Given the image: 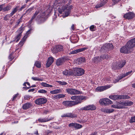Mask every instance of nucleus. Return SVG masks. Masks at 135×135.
<instances>
[{
  "label": "nucleus",
  "instance_id": "423d86ee",
  "mask_svg": "<svg viewBox=\"0 0 135 135\" xmlns=\"http://www.w3.org/2000/svg\"><path fill=\"white\" fill-rule=\"evenodd\" d=\"M23 31V28L22 27H21L17 31L16 35L15 37L14 40L13 41H16L17 42L19 40Z\"/></svg>",
  "mask_w": 135,
  "mask_h": 135
},
{
  "label": "nucleus",
  "instance_id": "9b49d317",
  "mask_svg": "<svg viewBox=\"0 0 135 135\" xmlns=\"http://www.w3.org/2000/svg\"><path fill=\"white\" fill-rule=\"evenodd\" d=\"M76 97L75 101H73V102H74V105L81 103V100L85 99L86 98L85 97L81 96H76Z\"/></svg>",
  "mask_w": 135,
  "mask_h": 135
},
{
  "label": "nucleus",
  "instance_id": "39448f33",
  "mask_svg": "<svg viewBox=\"0 0 135 135\" xmlns=\"http://www.w3.org/2000/svg\"><path fill=\"white\" fill-rule=\"evenodd\" d=\"M132 49L130 46L127 45V43L124 46L122 47L120 49V51L121 52L124 53H128L131 52Z\"/></svg>",
  "mask_w": 135,
  "mask_h": 135
},
{
  "label": "nucleus",
  "instance_id": "a18cd8bd",
  "mask_svg": "<svg viewBox=\"0 0 135 135\" xmlns=\"http://www.w3.org/2000/svg\"><path fill=\"white\" fill-rule=\"evenodd\" d=\"M96 27V26L94 25L91 26L89 28L90 30L92 31H94L95 30V28Z\"/></svg>",
  "mask_w": 135,
  "mask_h": 135
},
{
  "label": "nucleus",
  "instance_id": "412c9836",
  "mask_svg": "<svg viewBox=\"0 0 135 135\" xmlns=\"http://www.w3.org/2000/svg\"><path fill=\"white\" fill-rule=\"evenodd\" d=\"M74 103L73 101H66L63 102L62 104L65 106L68 107L74 105Z\"/></svg>",
  "mask_w": 135,
  "mask_h": 135
},
{
  "label": "nucleus",
  "instance_id": "09e8293b",
  "mask_svg": "<svg viewBox=\"0 0 135 135\" xmlns=\"http://www.w3.org/2000/svg\"><path fill=\"white\" fill-rule=\"evenodd\" d=\"M58 83H59L60 84L62 85H66L67 84V83L64 81H57Z\"/></svg>",
  "mask_w": 135,
  "mask_h": 135
},
{
  "label": "nucleus",
  "instance_id": "7ed1b4c3",
  "mask_svg": "<svg viewBox=\"0 0 135 135\" xmlns=\"http://www.w3.org/2000/svg\"><path fill=\"white\" fill-rule=\"evenodd\" d=\"M126 63L125 60L121 61L119 63H114L112 68L114 70L120 69L125 65Z\"/></svg>",
  "mask_w": 135,
  "mask_h": 135
},
{
  "label": "nucleus",
  "instance_id": "f257e3e1",
  "mask_svg": "<svg viewBox=\"0 0 135 135\" xmlns=\"http://www.w3.org/2000/svg\"><path fill=\"white\" fill-rule=\"evenodd\" d=\"M73 6L72 5L68 7L64 6L62 7V9L61 10H59L60 13L61 14L63 12H64L63 14L64 16L63 17H67L70 16L69 15L71 12V10L72 9Z\"/></svg>",
  "mask_w": 135,
  "mask_h": 135
},
{
  "label": "nucleus",
  "instance_id": "ddd939ff",
  "mask_svg": "<svg viewBox=\"0 0 135 135\" xmlns=\"http://www.w3.org/2000/svg\"><path fill=\"white\" fill-rule=\"evenodd\" d=\"M112 107L120 109L124 108V102H117L116 104L112 105Z\"/></svg>",
  "mask_w": 135,
  "mask_h": 135
},
{
  "label": "nucleus",
  "instance_id": "79ce46f5",
  "mask_svg": "<svg viewBox=\"0 0 135 135\" xmlns=\"http://www.w3.org/2000/svg\"><path fill=\"white\" fill-rule=\"evenodd\" d=\"M88 48V47H84V48H80V49H77L78 53L83 51H84L85 50L87 49Z\"/></svg>",
  "mask_w": 135,
  "mask_h": 135
},
{
  "label": "nucleus",
  "instance_id": "5fc2aeb1",
  "mask_svg": "<svg viewBox=\"0 0 135 135\" xmlns=\"http://www.w3.org/2000/svg\"><path fill=\"white\" fill-rule=\"evenodd\" d=\"M52 98L54 100L59 99L58 94L56 95H54L52 97Z\"/></svg>",
  "mask_w": 135,
  "mask_h": 135
},
{
  "label": "nucleus",
  "instance_id": "c03bdc74",
  "mask_svg": "<svg viewBox=\"0 0 135 135\" xmlns=\"http://www.w3.org/2000/svg\"><path fill=\"white\" fill-rule=\"evenodd\" d=\"M38 93H46L47 91L46 90L42 89H40L38 91Z\"/></svg>",
  "mask_w": 135,
  "mask_h": 135
},
{
  "label": "nucleus",
  "instance_id": "c85d7f7f",
  "mask_svg": "<svg viewBox=\"0 0 135 135\" xmlns=\"http://www.w3.org/2000/svg\"><path fill=\"white\" fill-rule=\"evenodd\" d=\"M31 106V105L30 103H27L23 105L22 107L23 109H26L30 108Z\"/></svg>",
  "mask_w": 135,
  "mask_h": 135
},
{
  "label": "nucleus",
  "instance_id": "2f4dec72",
  "mask_svg": "<svg viewBox=\"0 0 135 135\" xmlns=\"http://www.w3.org/2000/svg\"><path fill=\"white\" fill-rule=\"evenodd\" d=\"M42 13V9L41 8H39L36 11L33 17H36L38 14L39 13L41 14Z\"/></svg>",
  "mask_w": 135,
  "mask_h": 135
},
{
  "label": "nucleus",
  "instance_id": "1a4fd4ad",
  "mask_svg": "<svg viewBox=\"0 0 135 135\" xmlns=\"http://www.w3.org/2000/svg\"><path fill=\"white\" fill-rule=\"evenodd\" d=\"M66 90L68 93L71 95L78 94L80 93L79 91L75 89L67 88Z\"/></svg>",
  "mask_w": 135,
  "mask_h": 135
},
{
  "label": "nucleus",
  "instance_id": "f03ea898",
  "mask_svg": "<svg viewBox=\"0 0 135 135\" xmlns=\"http://www.w3.org/2000/svg\"><path fill=\"white\" fill-rule=\"evenodd\" d=\"M73 75L80 76L84 74V70L81 68H76L73 69Z\"/></svg>",
  "mask_w": 135,
  "mask_h": 135
},
{
  "label": "nucleus",
  "instance_id": "b1692460",
  "mask_svg": "<svg viewBox=\"0 0 135 135\" xmlns=\"http://www.w3.org/2000/svg\"><path fill=\"white\" fill-rule=\"evenodd\" d=\"M64 59L62 58H60L57 59L56 62V64L57 66L62 65L64 63Z\"/></svg>",
  "mask_w": 135,
  "mask_h": 135
},
{
  "label": "nucleus",
  "instance_id": "c756f323",
  "mask_svg": "<svg viewBox=\"0 0 135 135\" xmlns=\"http://www.w3.org/2000/svg\"><path fill=\"white\" fill-rule=\"evenodd\" d=\"M135 14L132 12H129L125 14L123 17H134Z\"/></svg>",
  "mask_w": 135,
  "mask_h": 135
},
{
  "label": "nucleus",
  "instance_id": "a19ab883",
  "mask_svg": "<svg viewBox=\"0 0 135 135\" xmlns=\"http://www.w3.org/2000/svg\"><path fill=\"white\" fill-rule=\"evenodd\" d=\"M121 0H112V5H114L115 4L118 3L120 2Z\"/></svg>",
  "mask_w": 135,
  "mask_h": 135
},
{
  "label": "nucleus",
  "instance_id": "3c124183",
  "mask_svg": "<svg viewBox=\"0 0 135 135\" xmlns=\"http://www.w3.org/2000/svg\"><path fill=\"white\" fill-rule=\"evenodd\" d=\"M26 4L23 5L20 8L18 9V11L20 12L22 11L23 9L26 7Z\"/></svg>",
  "mask_w": 135,
  "mask_h": 135
},
{
  "label": "nucleus",
  "instance_id": "f3484780",
  "mask_svg": "<svg viewBox=\"0 0 135 135\" xmlns=\"http://www.w3.org/2000/svg\"><path fill=\"white\" fill-rule=\"evenodd\" d=\"M109 88L110 86H98L96 88L95 90L96 91L100 92L105 90Z\"/></svg>",
  "mask_w": 135,
  "mask_h": 135
},
{
  "label": "nucleus",
  "instance_id": "c9c22d12",
  "mask_svg": "<svg viewBox=\"0 0 135 135\" xmlns=\"http://www.w3.org/2000/svg\"><path fill=\"white\" fill-rule=\"evenodd\" d=\"M41 85L45 87H52L53 86L52 85L44 82L41 83Z\"/></svg>",
  "mask_w": 135,
  "mask_h": 135
},
{
  "label": "nucleus",
  "instance_id": "052dcab7",
  "mask_svg": "<svg viewBox=\"0 0 135 135\" xmlns=\"http://www.w3.org/2000/svg\"><path fill=\"white\" fill-rule=\"evenodd\" d=\"M13 58V57L12 56V54H11L9 57V59L10 60H11Z\"/></svg>",
  "mask_w": 135,
  "mask_h": 135
},
{
  "label": "nucleus",
  "instance_id": "864d4df0",
  "mask_svg": "<svg viewBox=\"0 0 135 135\" xmlns=\"http://www.w3.org/2000/svg\"><path fill=\"white\" fill-rule=\"evenodd\" d=\"M5 4H3L0 5V12L3 11V8L5 6Z\"/></svg>",
  "mask_w": 135,
  "mask_h": 135
},
{
  "label": "nucleus",
  "instance_id": "f8f14e48",
  "mask_svg": "<svg viewBox=\"0 0 135 135\" xmlns=\"http://www.w3.org/2000/svg\"><path fill=\"white\" fill-rule=\"evenodd\" d=\"M113 46L112 44L107 43L104 44L101 48L102 50H111L113 49Z\"/></svg>",
  "mask_w": 135,
  "mask_h": 135
},
{
  "label": "nucleus",
  "instance_id": "a878e982",
  "mask_svg": "<svg viewBox=\"0 0 135 135\" xmlns=\"http://www.w3.org/2000/svg\"><path fill=\"white\" fill-rule=\"evenodd\" d=\"M63 47L62 46L58 45L55 46V52H56L59 51H61L63 50Z\"/></svg>",
  "mask_w": 135,
  "mask_h": 135
},
{
  "label": "nucleus",
  "instance_id": "6e6d98bb",
  "mask_svg": "<svg viewBox=\"0 0 135 135\" xmlns=\"http://www.w3.org/2000/svg\"><path fill=\"white\" fill-rule=\"evenodd\" d=\"M18 95V94L17 93L14 95L12 100V101L15 100Z\"/></svg>",
  "mask_w": 135,
  "mask_h": 135
},
{
  "label": "nucleus",
  "instance_id": "4be33fe9",
  "mask_svg": "<svg viewBox=\"0 0 135 135\" xmlns=\"http://www.w3.org/2000/svg\"><path fill=\"white\" fill-rule=\"evenodd\" d=\"M54 61V59L52 57L49 58L47 63L46 64V66L47 67H49L52 64Z\"/></svg>",
  "mask_w": 135,
  "mask_h": 135
},
{
  "label": "nucleus",
  "instance_id": "4c0bfd02",
  "mask_svg": "<svg viewBox=\"0 0 135 135\" xmlns=\"http://www.w3.org/2000/svg\"><path fill=\"white\" fill-rule=\"evenodd\" d=\"M31 79L34 81H42L43 79H42L39 78L38 77H33Z\"/></svg>",
  "mask_w": 135,
  "mask_h": 135
},
{
  "label": "nucleus",
  "instance_id": "ea45409f",
  "mask_svg": "<svg viewBox=\"0 0 135 135\" xmlns=\"http://www.w3.org/2000/svg\"><path fill=\"white\" fill-rule=\"evenodd\" d=\"M132 71H131L128 72L126 73V74H124L122 75V77H125L126 76L129 75H131V74L132 73Z\"/></svg>",
  "mask_w": 135,
  "mask_h": 135
},
{
  "label": "nucleus",
  "instance_id": "f704fd0d",
  "mask_svg": "<svg viewBox=\"0 0 135 135\" xmlns=\"http://www.w3.org/2000/svg\"><path fill=\"white\" fill-rule=\"evenodd\" d=\"M11 8V7L10 5H8L3 8V11L6 12L9 10Z\"/></svg>",
  "mask_w": 135,
  "mask_h": 135
},
{
  "label": "nucleus",
  "instance_id": "13d9d810",
  "mask_svg": "<svg viewBox=\"0 0 135 135\" xmlns=\"http://www.w3.org/2000/svg\"><path fill=\"white\" fill-rule=\"evenodd\" d=\"M59 99L63 98L65 97V95L63 94H58Z\"/></svg>",
  "mask_w": 135,
  "mask_h": 135
},
{
  "label": "nucleus",
  "instance_id": "4d7b16f0",
  "mask_svg": "<svg viewBox=\"0 0 135 135\" xmlns=\"http://www.w3.org/2000/svg\"><path fill=\"white\" fill-rule=\"evenodd\" d=\"M78 53L77 50L73 51L70 53V54H74Z\"/></svg>",
  "mask_w": 135,
  "mask_h": 135
},
{
  "label": "nucleus",
  "instance_id": "680f3d73",
  "mask_svg": "<svg viewBox=\"0 0 135 135\" xmlns=\"http://www.w3.org/2000/svg\"><path fill=\"white\" fill-rule=\"evenodd\" d=\"M76 96H73L71 97V99L73 100H75V99H76Z\"/></svg>",
  "mask_w": 135,
  "mask_h": 135
},
{
  "label": "nucleus",
  "instance_id": "e433bc0d",
  "mask_svg": "<svg viewBox=\"0 0 135 135\" xmlns=\"http://www.w3.org/2000/svg\"><path fill=\"white\" fill-rule=\"evenodd\" d=\"M82 127V126L79 124L75 123V129H78L81 128Z\"/></svg>",
  "mask_w": 135,
  "mask_h": 135
},
{
  "label": "nucleus",
  "instance_id": "20e7f679",
  "mask_svg": "<svg viewBox=\"0 0 135 135\" xmlns=\"http://www.w3.org/2000/svg\"><path fill=\"white\" fill-rule=\"evenodd\" d=\"M109 98L112 99L116 100L121 99H128L129 98V97L126 95H114L109 96Z\"/></svg>",
  "mask_w": 135,
  "mask_h": 135
},
{
  "label": "nucleus",
  "instance_id": "cd10ccee",
  "mask_svg": "<svg viewBox=\"0 0 135 135\" xmlns=\"http://www.w3.org/2000/svg\"><path fill=\"white\" fill-rule=\"evenodd\" d=\"M101 110L102 111L107 113H112L114 110V109H108L107 108L104 109H102Z\"/></svg>",
  "mask_w": 135,
  "mask_h": 135
},
{
  "label": "nucleus",
  "instance_id": "9d476101",
  "mask_svg": "<svg viewBox=\"0 0 135 135\" xmlns=\"http://www.w3.org/2000/svg\"><path fill=\"white\" fill-rule=\"evenodd\" d=\"M96 109V107L93 105H89L86 106L84 107L81 108L80 110H95Z\"/></svg>",
  "mask_w": 135,
  "mask_h": 135
},
{
  "label": "nucleus",
  "instance_id": "7c9ffc66",
  "mask_svg": "<svg viewBox=\"0 0 135 135\" xmlns=\"http://www.w3.org/2000/svg\"><path fill=\"white\" fill-rule=\"evenodd\" d=\"M61 92L60 89H57L50 91V93L52 94H56L59 93Z\"/></svg>",
  "mask_w": 135,
  "mask_h": 135
},
{
  "label": "nucleus",
  "instance_id": "603ef678",
  "mask_svg": "<svg viewBox=\"0 0 135 135\" xmlns=\"http://www.w3.org/2000/svg\"><path fill=\"white\" fill-rule=\"evenodd\" d=\"M130 123H133L135 122V116L132 117L131 118V119L129 120Z\"/></svg>",
  "mask_w": 135,
  "mask_h": 135
},
{
  "label": "nucleus",
  "instance_id": "8fccbe9b",
  "mask_svg": "<svg viewBox=\"0 0 135 135\" xmlns=\"http://www.w3.org/2000/svg\"><path fill=\"white\" fill-rule=\"evenodd\" d=\"M75 123H70L69 124V127H73L75 128Z\"/></svg>",
  "mask_w": 135,
  "mask_h": 135
},
{
  "label": "nucleus",
  "instance_id": "aec40b11",
  "mask_svg": "<svg viewBox=\"0 0 135 135\" xmlns=\"http://www.w3.org/2000/svg\"><path fill=\"white\" fill-rule=\"evenodd\" d=\"M62 73L66 76L73 75V69H69V70H66L63 71Z\"/></svg>",
  "mask_w": 135,
  "mask_h": 135
},
{
  "label": "nucleus",
  "instance_id": "6e6552de",
  "mask_svg": "<svg viewBox=\"0 0 135 135\" xmlns=\"http://www.w3.org/2000/svg\"><path fill=\"white\" fill-rule=\"evenodd\" d=\"M109 58V56L107 55H103L100 57L98 56L94 57L93 59V61L95 63H97L102 60V59H107Z\"/></svg>",
  "mask_w": 135,
  "mask_h": 135
},
{
  "label": "nucleus",
  "instance_id": "5701e85b",
  "mask_svg": "<svg viewBox=\"0 0 135 135\" xmlns=\"http://www.w3.org/2000/svg\"><path fill=\"white\" fill-rule=\"evenodd\" d=\"M19 7L18 6H16L15 8L13 9L12 12L9 15V17L13 16L18 10V8Z\"/></svg>",
  "mask_w": 135,
  "mask_h": 135
},
{
  "label": "nucleus",
  "instance_id": "69168bd1",
  "mask_svg": "<svg viewBox=\"0 0 135 135\" xmlns=\"http://www.w3.org/2000/svg\"><path fill=\"white\" fill-rule=\"evenodd\" d=\"M49 112V111L48 110H45L44 112V113L46 114Z\"/></svg>",
  "mask_w": 135,
  "mask_h": 135
},
{
  "label": "nucleus",
  "instance_id": "58836bf2",
  "mask_svg": "<svg viewBox=\"0 0 135 135\" xmlns=\"http://www.w3.org/2000/svg\"><path fill=\"white\" fill-rule=\"evenodd\" d=\"M34 7H31L28 9L26 11V12L25 13H27V14H29L30 13V12L33 10Z\"/></svg>",
  "mask_w": 135,
  "mask_h": 135
},
{
  "label": "nucleus",
  "instance_id": "bb28decb",
  "mask_svg": "<svg viewBox=\"0 0 135 135\" xmlns=\"http://www.w3.org/2000/svg\"><path fill=\"white\" fill-rule=\"evenodd\" d=\"M85 61V59L84 58L80 57L77 59L76 63L77 64H80L84 62Z\"/></svg>",
  "mask_w": 135,
  "mask_h": 135
},
{
  "label": "nucleus",
  "instance_id": "de8ad7c7",
  "mask_svg": "<svg viewBox=\"0 0 135 135\" xmlns=\"http://www.w3.org/2000/svg\"><path fill=\"white\" fill-rule=\"evenodd\" d=\"M123 77H122V75L121 76L119 77L118 78H117V79H115L113 81V83H116L117 82H118L122 78H123Z\"/></svg>",
  "mask_w": 135,
  "mask_h": 135
},
{
  "label": "nucleus",
  "instance_id": "72a5a7b5",
  "mask_svg": "<svg viewBox=\"0 0 135 135\" xmlns=\"http://www.w3.org/2000/svg\"><path fill=\"white\" fill-rule=\"evenodd\" d=\"M37 20L38 23L42 22L45 21V19L46 17H37Z\"/></svg>",
  "mask_w": 135,
  "mask_h": 135
},
{
  "label": "nucleus",
  "instance_id": "4468645a",
  "mask_svg": "<svg viewBox=\"0 0 135 135\" xmlns=\"http://www.w3.org/2000/svg\"><path fill=\"white\" fill-rule=\"evenodd\" d=\"M47 101V100L46 98H41L36 99L35 102L36 104L40 105L45 103Z\"/></svg>",
  "mask_w": 135,
  "mask_h": 135
},
{
  "label": "nucleus",
  "instance_id": "6ab92c4d",
  "mask_svg": "<svg viewBox=\"0 0 135 135\" xmlns=\"http://www.w3.org/2000/svg\"><path fill=\"white\" fill-rule=\"evenodd\" d=\"M127 45L130 46L132 49L135 47V38L129 40L127 42Z\"/></svg>",
  "mask_w": 135,
  "mask_h": 135
},
{
  "label": "nucleus",
  "instance_id": "338daca9",
  "mask_svg": "<svg viewBox=\"0 0 135 135\" xmlns=\"http://www.w3.org/2000/svg\"><path fill=\"white\" fill-rule=\"evenodd\" d=\"M93 135H97V132H95L92 133Z\"/></svg>",
  "mask_w": 135,
  "mask_h": 135
},
{
  "label": "nucleus",
  "instance_id": "49530a36",
  "mask_svg": "<svg viewBox=\"0 0 135 135\" xmlns=\"http://www.w3.org/2000/svg\"><path fill=\"white\" fill-rule=\"evenodd\" d=\"M123 77H122V75L121 76L119 77L118 78H117V79H115L113 81V83H116L117 82H118L122 78H123Z\"/></svg>",
  "mask_w": 135,
  "mask_h": 135
},
{
  "label": "nucleus",
  "instance_id": "a211bd4d",
  "mask_svg": "<svg viewBox=\"0 0 135 135\" xmlns=\"http://www.w3.org/2000/svg\"><path fill=\"white\" fill-rule=\"evenodd\" d=\"M62 117H69L74 118L77 117V115L71 113H67L64 114L61 116Z\"/></svg>",
  "mask_w": 135,
  "mask_h": 135
},
{
  "label": "nucleus",
  "instance_id": "774afa93",
  "mask_svg": "<svg viewBox=\"0 0 135 135\" xmlns=\"http://www.w3.org/2000/svg\"><path fill=\"white\" fill-rule=\"evenodd\" d=\"M71 28L73 30H74V24H73L72 25L71 27Z\"/></svg>",
  "mask_w": 135,
  "mask_h": 135
},
{
  "label": "nucleus",
  "instance_id": "e2e57ef3",
  "mask_svg": "<svg viewBox=\"0 0 135 135\" xmlns=\"http://www.w3.org/2000/svg\"><path fill=\"white\" fill-rule=\"evenodd\" d=\"M22 20V19L21 17L20 19L19 20L17 21V24H19L21 22Z\"/></svg>",
  "mask_w": 135,
  "mask_h": 135
},
{
  "label": "nucleus",
  "instance_id": "393cba45",
  "mask_svg": "<svg viewBox=\"0 0 135 135\" xmlns=\"http://www.w3.org/2000/svg\"><path fill=\"white\" fill-rule=\"evenodd\" d=\"M53 117H51L49 119H48L47 118H40L38 119V120L39 122H45L49 121L53 119Z\"/></svg>",
  "mask_w": 135,
  "mask_h": 135
},
{
  "label": "nucleus",
  "instance_id": "2eb2a0df",
  "mask_svg": "<svg viewBox=\"0 0 135 135\" xmlns=\"http://www.w3.org/2000/svg\"><path fill=\"white\" fill-rule=\"evenodd\" d=\"M107 1V0H100L97 4L95 6V8L97 9L102 7L106 4Z\"/></svg>",
  "mask_w": 135,
  "mask_h": 135
},
{
  "label": "nucleus",
  "instance_id": "bf43d9fd",
  "mask_svg": "<svg viewBox=\"0 0 135 135\" xmlns=\"http://www.w3.org/2000/svg\"><path fill=\"white\" fill-rule=\"evenodd\" d=\"M30 98V96L28 95H25L24 96V98L25 100L28 99Z\"/></svg>",
  "mask_w": 135,
  "mask_h": 135
},
{
  "label": "nucleus",
  "instance_id": "0e129e2a",
  "mask_svg": "<svg viewBox=\"0 0 135 135\" xmlns=\"http://www.w3.org/2000/svg\"><path fill=\"white\" fill-rule=\"evenodd\" d=\"M35 90L34 89H29L28 90V92H33Z\"/></svg>",
  "mask_w": 135,
  "mask_h": 135
},
{
  "label": "nucleus",
  "instance_id": "dca6fc26",
  "mask_svg": "<svg viewBox=\"0 0 135 135\" xmlns=\"http://www.w3.org/2000/svg\"><path fill=\"white\" fill-rule=\"evenodd\" d=\"M32 30L31 29H30L26 33V35L24 36V38L18 44V46L20 47L22 46L23 45L24 42L25 40V39H24V38L25 37V38H26L28 35L30 34L31 31Z\"/></svg>",
  "mask_w": 135,
  "mask_h": 135
},
{
  "label": "nucleus",
  "instance_id": "37998d69",
  "mask_svg": "<svg viewBox=\"0 0 135 135\" xmlns=\"http://www.w3.org/2000/svg\"><path fill=\"white\" fill-rule=\"evenodd\" d=\"M35 65L37 67L40 68L41 66V63L38 61H36L35 64Z\"/></svg>",
  "mask_w": 135,
  "mask_h": 135
},
{
  "label": "nucleus",
  "instance_id": "473e14b6",
  "mask_svg": "<svg viewBox=\"0 0 135 135\" xmlns=\"http://www.w3.org/2000/svg\"><path fill=\"white\" fill-rule=\"evenodd\" d=\"M124 107L126 106H130L133 104V103L132 102L129 101H126L124 102Z\"/></svg>",
  "mask_w": 135,
  "mask_h": 135
},
{
  "label": "nucleus",
  "instance_id": "0eeeda50",
  "mask_svg": "<svg viewBox=\"0 0 135 135\" xmlns=\"http://www.w3.org/2000/svg\"><path fill=\"white\" fill-rule=\"evenodd\" d=\"M99 103L100 104L104 105L105 106L108 105L112 103V101L108 98L100 99L99 101Z\"/></svg>",
  "mask_w": 135,
  "mask_h": 135
}]
</instances>
